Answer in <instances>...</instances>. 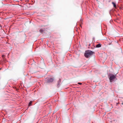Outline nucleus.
<instances>
[{"instance_id": "1", "label": "nucleus", "mask_w": 123, "mask_h": 123, "mask_svg": "<svg viewBox=\"0 0 123 123\" xmlns=\"http://www.w3.org/2000/svg\"><path fill=\"white\" fill-rule=\"evenodd\" d=\"M94 53V52L90 50L86 51L84 54L86 58H88L92 55Z\"/></svg>"}, {"instance_id": "10", "label": "nucleus", "mask_w": 123, "mask_h": 123, "mask_svg": "<svg viewBox=\"0 0 123 123\" xmlns=\"http://www.w3.org/2000/svg\"><path fill=\"white\" fill-rule=\"evenodd\" d=\"M3 57L4 56V55H2V56Z\"/></svg>"}, {"instance_id": "2", "label": "nucleus", "mask_w": 123, "mask_h": 123, "mask_svg": "<svg viewBox=\"0 0 123 123\" xmlns=\"http://www.w3.org/2000/svg\"><path fill=\"white\" fill-rule=\"evenodd\" d=\"M110 77L109 78L110 80V82H111L112 81H113L114 80H115L116 78L115 75H113V74H111L109 75Z\"/></svg>"}, {"instance_id": "6", "label": "nucleus", "mask_w": 123, "mask_h": 123, "mask_svg": "<svg viewBox=\"0 0 123 123\" xmlns=\"http://www.w3.org/2000/svg\"><path fill=\"white\" fill-rule=\"evenodd\" d=\"M44 30H42V29H40V30H39V31L41 32V33H42L43 32V31H44Z\"/></svg>"}, {"instance_id": "3", "label": "nucleus", "mask_w": 123, "mask_h": 123, "mask_svg": "<svg viewBox=\"0 0 123 123\" xmlns=\"http://www.w3.org/2000/svg\"><path fill=\"white\" fill-rule=\"evenodd\" d=\"M53 80V79L52 78H48L46 79L45 81L46 83H49L52 82Z\"/></svg>"}, {"instance_id": "9", "label": "nucleus", "mask_w": 123, "mask_h": 123, "mask_svg": "<svg viewBox=\"0 0 123 123\" xmlns=\"http://www.w3.org/2000/svg\"><path fill=\"white\" fill-rule=\"evenodd\" d=\"M122 104L123 105V103H122Z\"/></svg>"}, {"instance_id": "4", "label": "nucleus", "mask_w": 123, "mask_h": 123, "mask_svg": "<svg viewBox=\"0 0 123 123\" xmlns=\"http://www.w3.org/2000/svg\"><path fill=\"white\" fill-rule=\"evenodd\" d=\"M101 44H97L96 46V47L97 48H99L101 47Z\"/></svg>"}, {"instance_id": "8", "label": "nucleus", "mask_w": 123, "mask_h": 123, "mask_svg": "<svg viewBox=\"0 0 123 123\" xmlns=\"http://www.w3.org/2000/svg\"><path fill=\"white\" fill-rule=\"evenodd\" d=\"M78 84H80V85H81L82 84V83H78Z\"/></svg>"}, {"instance_id": "7", "label": "nucleus", "mask_w": 123, "mask_h": 123, "mask_svg": "<svg viewBox=\"0 0 123 123\" xmlns=\"http://www.w3.org/2000/svg\"><path fill=\"white\" fill-rule=\"evenodd\" d=\"M32 101H31L29 103V106H31V103H32Z\"/></svg>"}, {"instance_id": "5", "label": "nucleus", "mask_w": 123, "mask_h": 123, "mask_svg": "<svg viewBox=\"0 0 123 123\" xmlns=\"http://www.w3.org/2000/svg\"><path fill=\"white\" fill-rule=\"evenodd\" d=\"M112 3L114 7L116 8V6L115 3L114 2H112Z\"/></svg>"}, {"instance_id": "11", "label": "nucleus", "mask_w": 123, "mask_h": 123, "mask_svg": "<svg viewBox=\"0 0 123 123\" xmlns=\"http://www.w3.org/2000/svg\"><path fill=\"white\" fill-rule=\"evenodd\" d=\"M1 69V68H0V70Z\"/></svg>"}]
</instances>
